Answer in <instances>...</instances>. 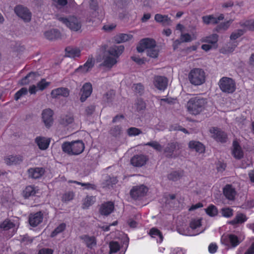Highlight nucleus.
<instances>
[{
    "label": "nucleus",
    "mask_w": 254,
    "mask_h": 254,
    "mask_svg": "<svg viewBox=\"0 0 254 254\" xmlns=\"http://www.w3.org/2000/svg\"><path fill=\"white\" fill-rule=\"evenodd\" d=\"M218 84L221 91L225 94H232L236 90V82L231 77H222L220 79Z\"/></svg>",
    "instance_id": "obj_4"
},
{
    "label": "nucleus",
    "mask_w": 254,
    "mask_h": 254,
    "mask_svg": "<svg viewBox=\"0 0 254 254\" xmlns=\"http://www.w3.org/2000/svg\"><path fill=\"white\" fill-rule=\"evenodd\" d=\"M224 19L223 14H220L217 17H215L213 15H205L202 17V20L204 23L208 25L212 24L213 25L218 24L220 21Z\"/></svg>",
    "instance_id": "obj_20"
},
{
    "label": "nucleus",
    "mask_w": 254,
    "mask_h": 254,
    "mask_svg": "<svg viewBox=\"0 0 254 254\" xmlns=\"http://www.w3.org/2000/svg\"><path fill=\"white\" fill-rule=\"evenodd\" d=\"M74 118L73 116L67 115L64 116L61 121V123L64 126H67L73 123Z\"/></svg>",
    "instance_id": "obj_45"
},
{
    "label": "nucleus",
    "mask_w": 254,
    "mask_h": 254,
    "mask_svg": "<svg viewBox=\"0 0 254 254\" xmlns=\"http://www.w3.org/2000/svg\"><path fill=\"white\" fill-rule=\"evenodd\" d=\"M168 80L167 77L156 75L154 77L153 84L155 87L160 90L164 91L168 86Z\"/></svg>",
    "instance_id": "obj_13"
},
{
    "label": "nucleus",
    "mask_w": 254,
    "mask_h": 254,
    "mask_svg": "<svg viewBox=\"0 0 254 254\" xmlns=\"http://www.w3.org/2000/svg\"><path fill=\"white\" fill-rule=\"evenodd\" d=\"M114 209V203L112 201H107L101 204L99 211L101 215L107 216Z\"/></svg>",
    "instance_id": "obj_21"
},
{
    "label": "nucleus",
    "mask_w": 254,
    "mask_h": 254,
    "mask_svg": "<svg viewBox=\"0 0 254 254\" xmlns=\"http://www.w3.org/2000/svg\"><path fill=\"white\" fill-rule=\"evenodd\" d=\"M245 33L244 30L242 29H239L237 31L233 32L230 35V39L235 40L243 35Z\"/></svg>",
    "instance_id": "obj_55"
},
{
    "label": "nucleus",
    "mask_w": 254,
    "mask_h": 254,
    "mask_svg": "<svg viewBox=\"0 0 254 254\" xmlns=\"http://www.w3.org/2000/svg\"><path fill=\"white\" fill-rule=\"evenodd\" d=\"M125 48L124 46H115L111 47L108 51V56H104L103 62L101 65L112 68L117 63V59L122 54Z\"/></svg>",
    "instance_id": "obj_1"
},
{
    "label": "nucleus",
    "mask_w": 254,
    "mask_h": 254,
    "mask_svg": "<svg viewBox=\"0 0 254 254\" xmlns=\"http://www.w3.org/2000/svg\"><path fill=\"white\" fill-rule=\"evenodd\" d=\"M156 41L150 38H145L141 39L136 47L137 51L139 53H142L145 49L148 50L151 48H155Z\"/></svg>",
    "instance_id": "obj_10"
},
{
    "label": "nucleus",
    "mask_w": 254,
    "mask_h": 254,
    "mask_svg": "<svg viewBox=\"0 0 254 254\" xmlns=\"http://www.w3.org/2000/svg\"><path fill=\"white\" fill-rule=\"evenodd\" d=\"M148 190V188L143 185L136 186L131 189L130 195L133 199L140 200L146 194Z\"/></svg>",
    "instance_id": "obj_7"
},
{
    "label": "nucleus",
    "mask_w": 254,
    "mask_h": 254,
    "mask_svg": "<svg viewBox=\"0 0 254 254\" xmlns=\"http://www.w3.org/2000/svg\"><path fill=\"white\" fill-rule=\"evenodd\" d=\"M34 73H29L27 75L22 78L19 82V84L21 85H27L30 83V78L32 76H34Z\"/></svg>",
    "instance_id": "obj_52"
},
{
    "label": "nucleus",
    "mask_w": 254,
    "mask_h": 254,
    "mask_svg": "<svg viewBox=\"0 0 254 254\" xmlns=\"http://www.w3.org/2000/svg\"><path fill=\"white\" fill-rule=\"evenodd\" d=\"M189 147L196 152L202 153L205 151V147L203 144L199 141L191 140L189 143Z\"/></svg>",
    "instance_id": "obj_25"
},
{
    "label": "nucleus",
    "mask_w": 254,
    "mask_h": 254,
    "mask_svg": "<svg viewBox=\"0 0 254 254\" xmlns=\"http://www.w3.org/2000/svg\"><path fill=\"white\" fill-rule=\"evenodd\" d=\"M201 225V221L200 219H193L190 223V227L191 229L194 230Z\"/></svg>",
    "instance_id": "obj_56"
},
{
    "label": "nucleus",
    "mask_w": 254,
    "mask_h": 254,
    "mask_svg": "<svg viewBox=\"0 0 254 254\" xmlns=\"http://www.w3.org/2000/svg\"><path fill=\"white\" fill-rule=\"evenodd\" d=\"M109 247L110 254L117 253L120 249V246L119 243L115 241H112L110 243Z\"/></svg>",
    "instance_id": "obj_46"
},
{
    "label": "nucleus",
    "mask_w": 254,
    "mask_h": 254,
    "mask_svg": "<svg viewBox=\"0 0 254 254\" xmlns=\"http://www.w3.org/2000/svg\"><path fill=\"white\" fill-rule=\"evenodd\" d=\"M53 110L50 109H45L42 112V120L45 126L48 128L51 127L53 124Z\"/></svg>",
    "instance_id": "obj_16"
},
{
    "label": "nucleus",
    "mask_w": 254,
    "mask_h": 254,
    "mask_svg": "<svg viewBox=\"0 0 254 254\" xmlns=\"http://www.w3.org/2000/svg\"><path fill=\"white\" fill-rule=\"evenodd\" d=\"M54 251L49 248H42L40 249L38 254H53Z\"/></svg>",
    "instance_id": "obj_64"
},
{
    "label": "nucleus",
    "mask_w": 254,
    "mask_h": 254,
    "mask_svg": "<svg viewBox=\"0 0 254 254\" xmlns=\"http://www.w3.org/2000/svg\"><path fill=\"white\" fill-rule=\"evenodd\" d=\"M154 19L157 22L161 23L163 25H169L171 23V19L167 15L156 14L155 15Z\"/></svg>",
    "instance_id": "obj_29"
},
{
    "label": "nucleus",
    "mask_w": 254,
    "mask_h": 254,
    "mask_svg": "<svg viewBox=\"0 0 254 254\" xmlns=\"http://www.w3.org/2000/svg\"><path fill=\"white\" fill-rule=\"evenodd\" d=\"M94 65V60L92 57L88 58L87 61L83 65H80L76 70L82 72H87L91 69Z\"/></svg>",
    "instance_id": "obj_24"
},
{
    "label": "nucleus",
    "mask_w": 254,
    "mask_h": 254,
    "mask_svg": "<svg viewBox=\"0 0 254 254\" xmlns=\"http://www.w3.org/2000/svg\"><path fill=\"white\" fill-rule=\"evenodd\" d=\"M45 37L50 40H54L61 38V34L57 29H52L46 31L44 33Z\"/></svg>",
    "instance_id": "obj_30"
},
{
    "label": "nucleus",
    "mask_w": 254,
    "mask_h": 254,
    "mask_svg": "<svg viewBox=\"0 0 254 254\" xmlns=\"http://www.w3.org/2000/svg\"><path fill=\"white\" fill-rule=\"evenodd\" d=\"M148 160L146 155L143 154L135 155L130 159V163L134 167H140L145 165Z\"/></svg>",
    "instance_id": "obj_15"
},
{
    "label": "nucleus",
    "mask_w": 254,
    "mask_h": 254,
    "mask_svg": "<svg viewBox=\"0 0 254 254\" xmlns=\"http://www.w3.org/2000/svg\"><path fill=\"white\" fill-rule=\"evenodd\" d=\"M223 193L227 199L233 200L235 199L236 191L231 185H227L223 189Z\"/></svg>",
    "instance_id": "obj_23"
},
{
    "label": "nucleus",
    "mask_w": 254,
    "mask_h": 254,
    "mask_svg": "<svg viewBox=\"0 0 254 254\" xmlns=\"http://www.w3.org/2000/svg\"><path fill=\"white\" fill-rule=\"evenodd\" d=\"M132 88L136 94L142 95L144 93V87L143 85L141 83L133 84Z\"/></svg>",
    "instance_id": "obj_43"
},
{
    "label": "nucleus",
    "mask_w": 254,
    "mask_h": 254,
    "mask_svg": "<svg viewBox=\"0 0 254 254\" xmlns=\"http://www.w3.org/2000/svg\"><path fill=\"white\" fill-rule=\"evenodd\" d=\"M205 212L208 216L214 217L217 215L218 211L216 206L213 204H210L205 209Z\"/></svg>",
    "instance_id": "obj_40"
},
{
    "label": "nucleus",
    "mask_w": 254,
    "mask_h": 254,
    "mask_svg": "<svg viewBox=\"0 0 254 254\" xmlns=\"http://www.w3.org/2000/svg\"><path fill=\"white\" fill-rule=\"evenodd\" d=\"M27 89L25 87H22L15 93L14 95V99L17 101L18 99H19L22 96L27 94Z\"/></svg>",
    "instance_id": "obj_49"
},
{
    "label": "nucleus",
    "mask_w": 254,
    "mask_h": 254,
    "mask_svg": "<svg viewBox=\"0 0 254 254\" xmlns=\"http://www.w3.org/2000/svg\"><path fill=\"white\" fill-rule=\"evenodd\" d=\"M130 2V0H115L116 5L121 8L126 6Z\"/></svg>",
    "instance_id": "obj_57"
},
{
    "label": "nucleus",
    "mask_w": 254,
    "mask_h": 254,
    "mask_svg": "<svg viewBox=\"0 0 254 254\" xmlns=\"http://www.w3.org/2000/svg\"><path fill=\"white\" fill-rule=\"evenodd\" d=\"M38 190L34 186H27L23 190V196L28 198L30 196H34L38 192Z\"/></svg>",
    "instance_id": "obj_33"
},
{
    "label": "nucleus",
    "mask_w": 254,
    "mask_h": 254,
    "mask_svg": "<svg viewBox=\"0 0 254 254\" xmlns=\"http://www.w3.org/2000/svg\"><path fill=\"white\" fill-rule=\"evenodd\" d=\"M79 239L89 249H92L97 245V240L95 236H90L87 234H84L79 236Z\"/></svg>",
    "instance_id": "obj_18"
},
{
    "label": "nucleus",
    "mask_w": 254,
    "mask_h": 254,
    "mask_svg": "<svg viewBox=\"0 0 254 254\" xmlns=\"http://www.w3.org/2000/svg\"><path fill=\"white\" fill-rule=\"evenodd\" d=\"M184 174L183 170L173 171L168 175V178L169 180L177 181L181 179Z\"/></svg>",
    "instance_id": "obj_34"
},
{
    "label": "nucleus",
    "mask_w": 254,
    "mask_h": 254,
    "mask_svg": "<svg viewBox=\"0 0 254 254\" xmlns=\"http://www.w3.org/2000/svg\"><path fill=\"white\" fill-rule=\"evenodd\" d=\"M121 127L119 126H115L112 127L110 130V134L113 136H117L121 134Z\"/></svg>",
    "instance_id": "obj_58"
},
{
    "label": "nucleus",
    "mask_w": 254,
    "mask_h": 254,
    "mask_svg": "<svg viewBox=\"0 0 254 254\" xmlns=\"http://www.w3.org/2000/svg\"><path fill=\"white\" fill-rule=\"evenodd\" d=\"M90 8L94 11H96L98 9V3L97 0H90L89 2Z\"/></svg>",
    "instance_id": "obj_62"
},
{
    "label": "nucleus",
    "mask_w": 254,
    "mask_h": 254,
    "mask_svg": "<svg viewBox=\"0 0 254 254\" xmlns=\"http://www.w3.org/2000/svg\"><path fill=\"white\" fill-rule=\"evenodd\" d=\"M50 84V83L47 82L45 79H42L37 84L39 90L43 91Z\"/></svg>",
    "instance_id": "obj_54"
},
{
    "label": "nucleus",
    "mask_w": 254,
    "mask_h": 254,
    "mask_svg": "<svg viewBox=\"0 0 254 254\" xmlns=\"http://www.w3.org/2000/svg\"><path fill=\"white\" fill-rule=\"evenodd\" d=\"M240 25L250 30L254 31V20H247L243 23H240Z\"/></svg>",
    "instance_id": "obj_53"
},
{
    "label": "nucleus",
    "mask_w": 254,
    "mask_h": 254,
    "mask_svg": "<svg viewBox=\"0 0 254 254\" xmlns=\"http://www.w3.org/2000/svg\"><path fill=\"white\" fill-rule=\"evenodd\" d=\"M92 85L90 82L85 83L80 89V100L81 102H85L86 99L90 96L92 93Z\"/></svg>",
    "instance_id": "obj_12"
},
{
    "label": "nucleus",
    "mask_w": 254,
    "mask_h": 254,
    "mask_svg": "<svg viewBox=\"0 0 254 254\" xmlns=\"http://www.w3.org/2000/svg\"><path fill=\"white\" fill-rule=\"evenodd\" d=\"M218 41V35L217 34H212L208 36H206L203 40V42L213 45L214 49L217 48Z\"/></svg>",
    "instance_id": "obj_31"
},
{
    "label": "nucleus",
    "mask_w": 254,
    "mask_h": 254,
    "mask_svg": "<svg viewBox=\"0 0 254 254\" xmlns=\"http://www.w3.org/2000/svg\"><path fill=\"white\" fill-rule=\"evenodd\" d=\"M43 220V214L41 211H38L36 213L30 214L29 216V223L30 226L32 227H36Z\"/></svg>",
    "instance_id": "obj_17"
},
{
    "label": "nucleus",
    "mask_w": 254,
    "mask_h": 254,
    "mask_svg": "<svg viewBox=\"0 0 254 254\" xmlns=\"http://www.w3.org/2000/svg\"><path fill=\"white\" fill-rule=\"evenodd\" d=\"M132 36L127 34H120L115 37V41L118 43L125 42L130 40Z\"/></svg>",
    "instance_id": "obj_39"
},
{
    "label": "nucleus",
    "mask_w": 254,
    "mask_h": 254,
    "mask_svg": "<svg viewBox=\"0 0 254 254\" xmlns=\"http://www.w3.org/2000/svg\"><path fill=\"white\" fill-rule=\"evenodd\" d=\"M149 234L152 238L158 237L159 238L160 243H161L163 241V236L162 233L157 228L153 227L150 229Z\"/></svg>",
    "instance_id": "obj_37"
},
{
    "label": "nucleus",
    "mask_w": 254,
    "mask_h": 254,
    "mask_svg": "<svg viewBox=\"0 0 254 254\" xmlns=\"http://www.w3.org/2000/svg\"><path fill=\"white\" fill-rule=\"evenodd\" d=\"M131 59L132 61L135 62L136 64L139 65H141L142 64H144L145 62V60L144 58H140L139 57L137 56H132L131 57Z\"/></svg>",
    "instance_id": "obj_61"
},
{
    "label": "nucleus",
    "mask_w": 254,
    "mask_h": 254,
    "mask_svg": "<svg viewBox=\"0 0 254 254\" xmlns=\"http://www.w3.org/2000/svg\"><path fill=\"white\" fill-rule=\"evenodd\" d=\"M15 226V224L8 219H5L0 224V228L8 230Z\"/></svg>",
    "instance_id": "obj_42"
},
{
    "label": "nucleus",
    "mask_w": 254,
    "mask_h": 254,
    "mask_svg": "<svg viewBox=\"0 0 254 254\" xmlns=\"http://www.w3.org/2000/svg\"><path fill=\"white\" fill-rule=\"evenodd\" d=\"M233 22L232 20H229L218 24L215 28V31L219 32L221 31H225L228 29L230 24Z\"/></svg>",
    "instance_id": "obj_35"
},
{
    "label": "nucleus",
    "mask_w": 254,
    "mask_h": 254,
    "mask_svg": "<svg viewBox=\"0 0 254 254\" xmlns=\"http://www.w3.org/2000/svg\"><path fill=\"white\" fill-rule=\"evenodd\" d=\"M221 243L228 249L237 247L241 243L238 237L235 234L223 235L221 238Z\"/></svg>",
    "instance_id": "obj_6"
},
{
    "label": "nucleus",
    "mask_w": 254,
    "mask_h": 254,
    "mask_svg": "<svg viewBox=\"0 0 254 254\" xmlns=\"http://www.w3.org/2000/svg\"><path fill=\"white\" fill-rule=\"evenodd\" d=\"M190 83L195 85H199L204 82L205 79V72L200 68H193L189 74Z\"/></svg>",
    "instance_id": "obj_5"
},
{
    "label": "nucleus",
    "mask_w": 254,
    "mask_h": 254,
    "mask_svg": "<svg viewBox=\"0 0 254 254\" xmlns=\"http://www.w3.org/2000/svg\"><path fill=\"white\" fill-rule=\"evenodd\" d=\"M14 12L25 22H29L31 20V13L27 7L21 5H16L14 8Z\"/></svg>",
    "instance_id": "obj_9"
},
{
    "label": "nucleus",
    "mask_w": 254,
    "mask_h": 254,
    "mask_svg": "<svg viewBox=\"0 0 254 254\" xmlns=\"http://www.w3.org/2000/svg\"><path fill=\"white\" fill-rule=\"evenodd\" d=\"M218 249V246L216 243H212L208 246V251L210 254L215 253Z\"/></svg>",
    "instance_id": "obj_63"
},
{
    "label": "nucleus",
    "mask_w": 254,
    "mask_h": 254,
    "mask_svg": "<svg viewBox=\"0 0 254 254\" xmlns=\"http://www.w3.org/2000/svg\"><path fill=\"white\" fill-rule=\"evenodd\" d=\"M95 196L87 195L83 200L82 208L83 209L88 208L89 206L92 205L95 202Z\"/></svg>",
    "instance_id": "obj_38"
},
{
    "label": "nucleus",
    "mask_w": 254,
    "mask_h": 254,
    "mask_svg": "<svg viewBox=\"0 0 254 254\" xmlns=\"http://www.w3.org/2000/svg\"><path fill=\"white\" fill-rule=\"evenodd\" d=\"M182 148L180 143L177 141H173L168 143L164 148V153L166 154V156L171 158L174 157V152L175 150H179Z\"/></svg>",
    "instance_id": "obj_11"
},
{
    "label": "nucleus",
    "mask_w": 254,
    "mask_h": 254,
    "mask_svg": "<svg viewBox=\"0 0 254 254\" xmlns=\"http://www.w3.org/2000/svg\"><path fill=\"white\" fill-rule=\"evenodd\" d=\"M247 216L242 213H237L235 218L230 222V224L235 225L239 224H242L248 220Z\"/></svg>",
    "instance_id": "obj_32"
},
{
    "label": "nucleus",
    "mask_w": 254,
    "mask_h": 254,
    "mask_svg": "<svg viewBox=\"0 0 254 254\" xmlns=\"http://www.w3.org/2000/svg\"><path fill=\"white\" fill-rule=\"evenodd\" d=\"M59 21L64 24L71 30L77 31L81 28V24L74 17L66 18L61 17L58 18Z\"/></svg>",
    "instance_id": "obj_8"
},
{
    "label": "nucleus",
    "mask_w": 254,
    "mask_h": 254,
    "mask_svg": "<svg viewBox=\"0 0 254 254\" xmlns=\"http://www.w3.org/2000/svg\"><path fill=\"white\" fill-rule=\"evenodd\" d=\"M232 154L237 159H241L244 157V151L237 139H234L232 144Z\"/></svg>",
    "instance_id": "obj_19"
},
{
    "label": "nucleus",
    "mask_w": 254,
    "mask_h": 254,
    "mask_svg": "<svg viewBox=\"0 0 254 254\" xmlns=\"http://www.w3.org/2000/svg\"><path fill=\"white\" fill-rule=\"evenodd\" d=\"M221 211L222 215L225 218H230L233 215V210L230 207L222 208Z\"/></svg>",
    "instance_id": "obj_47"
},
{
    "label": "nucleus",
    "mask_w": 254,
    "mask_h": 254,
    "mask_svg": "<svg viewBox=\"0 0 254 254\" xmlns=\"http://www.w3.org/2000/svg\"><path fill=\"white\" fill-rule=\"evenodd\" d=\"M23 160V157L20 155H10L4 159L5 162L8 165L19 164Z\"/></svg>",
    "instance_id": "obj_28"
},
{
    "label": "nucleus",
    "mask_w": 254,
    "mask_h": 254,
    "mask_svg": "<svg viewBox=\"0 0 254 254\" xmlns=\"http://www.w3.org/2000/svg\"><path fill=\"white\" fill-rule=\"evenodd\" d=\"M206 102L205 99L199 97H194L190 98L187 103V109L189 112L192 115H198L204 109Z\"/></svg>",
    "instance_id": "obj_3"
},
{
    "label": "nucleus",
    "mask_w": 254,
    "mask_h": 254,
    "mask_svg": "<svg viewBox=\"0 0 254 254\" xmlns=\"http://www.w3.org/2000/svg\"><path fill=\"white\" fill-rule=\"evenodd\" d=\"M66 228V224L64 223H62L57 226L51 233V237L53 238L58 234L62 233Z\"/></svg>",
    "instance_id": "obj_41"
},
{
    "label": "nucleus",
    "mask_w": 254,
    "mask_h": 254,
    "mask_svg": "<svg viewBox=\"0 0 254 254\" xmlns=\"http://www.w3.org/2000/svg\"><path fill=\"white\" fill-rule=\"evenodd\" d=\"M69 183H74L78 185H81L82 187H85V189L87 190L89 189H92V190H95L96 189V186L94 184L87 183H81L76 181H69Z\"/></svg>",
    "instance_id": "obj_44"
},
{
    "label": "nucleus",
    "mask_w": 254,
    "mask_h": 254,
    "mask_svg": "<svg viewBox=\"0 0 254 254\" xmlns=\"http://www.w3.org/2000/svg\"><path fill=\"white\" fill-rule=\"evenodd\" d=\"M212 134L213 138L218 142L222 143L226 142L227 139V135L225 132L222 131L217 127H213L210 130Z\"/></svg>",
    "instance_id": "obj_14"
},
{
    "label": "nucleus",
    "mask_w": 254,
    "mask_h": 254,
    "mask_svg": "<svg viewBox=\"0 0 254 254\" xmlns=\"http://www.w3.org/2000/svg\"><path fill=\"white\" fill-rule=\"evenodd\" d=\"M74 194L73 191H68L64 193L62 196L63 202H68L73 199Z\"/></svg>",
    "instance_id": "obj_50"
},
{
    "label": "nucleus",
    "mask_w": 254,
    "mask_h": 254,
    "mask_svg": "<svg viewBox=\"0 0 254 254\" xmlns=\"http://www.w3.org/2000/svg\"><path fill=\"white\" fill-rule=\"evenodd\" d=\"M63 151L69 155H79L84 150V143L78 140L71 142H65L62 144Z\"/></svg>",
    "instance_id": "obj_2"
},
{
    "label": "nucleus",
    "mask_w": 254,
    "mask_h": 254,
    "mask_svg": "<svg viewBox=\"0 0 254 254\" xmlns=\"http://www.w3.org/2000/svg\"><path fill=\"white\" fill-rule=\"evenodd\" d=\"M180 39L183 43L190 42L192 40L191 37L189 33L182 34Z\"/></svg>",
    "instance_id": "obj_60"
},
{
    "label": "nucleus",
    "mask_w": 254,
    "mask_h": 254,
    "mask_svg": "<svg viewBox=\"0 0 254 254\" xmlns=\"http://www.w3.org/2000/svg\"><path fill=\"white\" fill-rule=\"evenodd\" d=\"M35 142L41 150H45L48 148L50 140L43 137L38 136L36 138Z\"/></svg>",
    "instance_id": "obj_27"
},
{
    "label": "nucleus",
    "mask_w": 254,
    "mask_h": 254,
    "mask_svg": "<svg viewBox=\"0 0 254 254\" xmlns=\"http://www.w3.org/2000/svg\"><path fill=\"white\" fill-rule=\"evenodd\" d=\"M65 55L67 57L74 58L79 57L81 55V50L77 48L67 47L65 49Z\"/></svg>",
    "instance_id": "obj_26"
},
{
    "label": "nucleus",
    "mask_w": 254,
    "mask_h": 254,
    "mask_svg": "<svg viewBox=\"0 0 254 254\" xmlns=\"http://www.w3.org/2000/svg\"><path fill=\"white\" fill-rule=\"evenodd\" d=\"M134 105L136 110L138 112L145 110L146 107L145 102L141 98H138L136 100Z\"/></svg>",
    "instance_id": "obj_36"
},
{
    "label": "nucleus",
    "mask_w": 254,
    "mask_h": 254,
    "mask_svg": "<svg viewBox=\"0 0 254 254\" xmlns=\"http://www.w3.org/2000/svg\"><path fill=\"white\" fill-rule=\"evenodd\" d=\"M127 133L129 136H136L142 133L139 128L134 127H131L127 129Z\"/></svg>",
    "instance_id": "obj_51"
},
{
    "label": "nucleus",
    "mask_w": 254,
    "mask_h": 254,
    "mask_svg": "<svg viewBox=\"0 0 254 254\" xmlns=\"http://www.w3.org/2000/svg\"><path fill=\"white\" fill-rule=\"evenodd\" d=\"M147 55L151 58H155L158 55V51L155 48H151L147 50Z\"/></svg>",
    "instance_id": "obj_59"
},
{
    "label": "nucleus",
    "mask_w": 254,
    "mask_h": 254,
    "mask_svg": "<svg viewBox=\"0 0 254 254\" xmlns=\"http://www.w3.org/2000/svg\"><path fill=\"white\" fill-rule=\"evenodd\" d=\"M146 146H149L152 147L153 149L158 151H161L162 149L161 145L156 141H152L146 143L145 144Z\"/></svg>",
    "instance_id": "obj_48"
},
{
    "label": "nucleus",
    "mask_w": 254,
    "mask_h": 254,
    "mask_svg": "<svg viewBox=\"0 0 254 254\" xmlns=\"http://www.w3.org/2000/svg\"><path fill=\"white\" fill-rule=\"evenodd\" d=\"M45 169L42 167L31 168L28 169L29 176L33 179H39L45 173Z\"/></svg>",
    "instance_id": "obj_22"
}]
</instances>
